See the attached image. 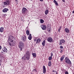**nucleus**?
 Masks as SVG:
<instances>
[{
  "label": "nucleus",
  "mask_w": 74,
  "mask_h": 74,
  "mask_svg": "<svg viewBox=\"0 0 74 74\" xmlns=\"http://www.w3.org/2000/svg\"><path fill=\"white\" fill-rule=\"evenodd\" d=\"M23 43L22 41H20L18 43V47L19 48H20V50L22 51V48H23Z\"/></svg>",
  "instance_id": "1"
},
{
  "label": "nucleus",
  "mask_w": 74,
  "mask_h": 74,
  "mask_svg": "<svg viewBox=\"0 0 74 74\" xmlns=\"http://www.w3.org/2000/svg\"><path fill=\"white\" fill-rule=\"evenodd\" d=\"M25 56V58L26 60H29V59H30V53H29V52L27 51L26 53Z\"/></svg>",
  "instance_id": "2"
},
{
  "label": "nucleus",
  "mask_w": 74,
  "mask_h": 74,
  "mask_svg": "<svg viewBox=\"0 0 74 74\" xmlns=\"http://www.w3.org/2000/svg\"><path fill=\"white\" fill-rule=\"evenodd\" d=\"M27 12V9L25 8H23L22 10V14H26L27 13L26 12Z\"/></svg>",
  "instance_id": "3"
},
{
  "label": "nucleus",
  "mask_w": 74,
  "mask_h": 74,
  "mask_svg": "<svg viewBox=\"0 0 74 74\" xmlns=\"http://www.w3.org/2000/svg\"><path fill=\"white\" fill-rule=\"evenodd\" d=\"M7 52V49L5 47H4L2 49L1 51V53H6Z\"/></svg>",
  "instance_id": "4"
},
{
  "label": "nucleus",
  "mask_w": 74,
  "mask_h": 74,
  "mask_svg": "<svg viewBox=\"0 0 74 74\" xmlns=\"http://www.w3.org/2000/svg\"><path fill=\"white\" fill-rule=\"evenodd\" d=\"M16 42H15V41L14 40H12L11 41V44L10 43L9 45L10 46H11V47H12L13 45H14L15 44Z\"/></svg>",
  "instance_id": "5"
},
{
  "label": "nucleus",
  "mask_w": 74,
  "mask_h": 74,
  "mask_svg": "<svg viewBox=\"0 0 74 74\" xmlns=\"http://www.w3.org/2000/svg\"><path fill=\"white\" fill-rule=\"evenodd\" d=\"M47 41L49 42H52L53 41V40L51 37H49L47 38Z\"/></svg>",
  "instance_id": "6"
},
{
  "label": "nucleus",
  "mask_w": 74,
  "mask_h": 74,
  "mask_svg": "<svg viewBox=\"0 0 74 74\" xmlns=\"http://www.w3.org/2000/svg\"><path fill=\"white\" fill-rule=\"evenodd\" d=\"M64 42H65L64 40L63 39H61L60 41L59 45H62V43L63 44Z\"/></svg>",
  "instance_id": "7"
},
{
  "label": "nucleus",
  "mask_w": 74,
  "mask_h": 74,
  "mask_svg": "<svg viewBox=\"0 0 74 74\" xmlns=\"http://www.w3.org/2000/svg\"><path fill=\"white\" fill-rule=\"evenodd\" d=\"M21 40L23 41H26V37L25 36H22L21 38Z\"/></svg>",
  "instance_id": "8"
},
{
  "label": "nucleus",
  "mask_w": 74,
  "mask_h": 74,
  "mask_svg": "<svg viewBox=\"0 0 74 74\" xmlns=\"http://www.w3.org/2000/svg\"><path fill=\"white\" fill-rule=\"evenodd\" d=\"M40 27L42 30H46V29H47V26L45 25H40Z\"/></svg>",
  "instance_id": "9"
},
{
  "label": "nucleus",
  "mask_w": 74,
  "mask_h": 74,
  "mask_svg": "<svg viewBox=\"0 0 74 74\" xmlns=\"http://www.w3.org/2000/svg\"><path fill=\"white\" fill-rule=\"evenodd\" d=\"M14 39V36H10L8 38V41H10L11 40Z\"/></svg>",
  "instance_id": "10"
},
{
  "label": "nucleus",
  "mask_w": 74,
  "mask_h": 74,
  "mask_svg": "<svg viewBox=\"0 0 74 74\" xmlns=\"http://www.w3.org/2000/svg\"><path fill=\"white\" fill-rule=\"evenodd\" d=\"M43 73H45L46 72V68H45V66H43Z\"/></svg>",
  "instance_id": "11"
},
{
  "label": "nucleus",
  "mask_w": 74,
  "mask_h": 74,
  "mask_svg": "<svg viewBox=\"0 0 74 74\" xmlns=\"http://www.w3.org/2000/svg\"><path fill=\"white\" fill-rule=\"evenodd\" d=\"M40 41L41 39L40 38H38L36 40V44H39V43H40Z\"/></svg>",
  "instance_id": "12"
},
{
  "label": "nucleus",
  "mask_w": 74,
  "mask_h": 74,
  "mask_svg": "<svg viewBox=\"0 0 74 74\" xmlns=\"http://www.w3.org/2000/svg\"><path fill=\"white\" fill-rule=\"evenodd\" d=\"M65 62L66 63L69 64H71V62L70 60L68 61H65Z\"/></svg>",
  "instance_id": "13"
},
{
  "label": "nucleus",
  "mask_w": 74,
  "mask_h": 74,
  "mask_svg": "<svg viewBox=\"0 0 74 74\" xmlns=\"http://www.w3.org/2000/svg\"><path fill=\"white\" fill-rule=\"evenodd\" d=\"M8 11V8H5L3 10V12H7Z\"/></svg>",
  "instance_id": "14"
},
{
  "label": "nucleus",
  "mask_w": 74,
  "mask_h": 74,
  "mask_svg": "<svg viewBox=\"0 0 74 74\" xmlns=\"http://www.w3.org/2000/svg\"><path fill=\"white\" fill-rule=\"evenodd\" d=\"M4 28L3 27H1L0 28V32L1 33H3L4 32Z\"/></svg>",
  "instance_id": "15"
},
{
  "label": "nucleus",
  "mask_w": 74,
  "mask_h": 74,
  "mask_svg": "<svg viewBox=\"0 0 74 74\" xmlns=\"http://www.w3.org/2000/svg\"><path fill=\"white\" fill-rule=\"evenodd\" d=\"M32 38V34H30L28 38L29 40H31Z\"/></svg>",
  "instance_id": "16"
},
{
  "label": "nucleus",
  "mask_w": 74,
  "mask_h": 74,
  "mask_svg": "<svg viewBox=\"0 0 74 74\" xmlns=\"http://www.w3.org/2000/svg\"><path fill=\"white\" fill-rule=\"evenodd\" d=\"M64 31L65 32H66V33H69V30L67 28H65L64 29Z\"/></svg>",
  "instance_id": "17"
},
{
  "label": "nucleus",
  "mask_w": 74,
  "mask_h": 74,
  "mask_svg": "<svg viewBox=\"0 0 74 74\" xmlns=\"http://www.w3.org/2000/svg\"><path fill=\"white\" fill-rule=\"evenodd\" d=\"M45 41L44 40L42 43V45L43 47H45Z\"/></svg>",
  "instance_id": "18"
},
{
  "label": "nucleus",
  "mask_w": 74,
  "mask_h": 74,
  "mask_svg": "<svg viewBox=\"0 0 74 74\" xmlns=\"http://www.w3.org/2000/svg\"><path fill=\"white\" fill-rule=\"evenodd\" d=\"M53 2H54V3H55L56 5V6H58V2H57V1L55 0H54L53 1Z\"/></svg>",
  "instance_id": "19"
},
{
  "label": "nucleus",
  "mask_w": 74,
  "mask_h": 74,
  "mask_svg": "<svg viewBox=\"0 0 74 74\" xmlns=\"http://www.w3.org/2000/svg\"><path fill=\"white\" fill-rule=\"evenodd\" d=\"M65 57V56L63 55L60 58V60L61 61H62L64 59V58Z\"/></svg>",
  "instance_id": "20"
},
{
  "label": "nucleus",
  "mask_w": 74,
  "mask_h": 74,
  "mask_svg": "<svg viewBox=\"0 0 74 74\" xmlns=\"http://www.w3.org/2000/svg\"><path fill=\"white\" fill-rule=\"evenodd\" d=\"M6 3H7L8 5L10 4V0H6Z\"/></svg>",
  "instance_id": "21"
},
{
  "label": "nucleus",
  "mask_w": 74,
  "mask_h": 74,
  "mask_svg": "<svg viewBox=\"0 0 74 74\" xmlns=\"http://www.w3.org/2000/svg\"><path fill=\"white\" fill-rule=\"evenodd\" d=\"M22 59L23 60H26V56H24L23 57H22Z\"/></svg>",
  "instance_id": "22"
},
{
  "label": "nucleus",
  "mask_w": 74,
  "mask_h": 74,
  "mask_svg": "<svg viewBox=\"0 0 74 74\" xmlns=\"http://www.w3.org/2000/svg\"><path fill=\"white\" fill-rule=\"evenodd\" d=\"M51 64L52 62H51V61H49L48 62V66H49V67H51Z\"/></svg>",
  "instance_id": "23"
},
{
  "label": "nucleus",
  "mask_w": 74,
  "mask_h": 74,
  "mask_svg": "<svg viewBox=\"0 0 74 74\" xmlns=\"http://www.w3.org/2000/svg\"><path fill=\"white\" fill-rule=\"evenodd\" d=\"M49 11H48V10H46V11H45V15H47L48 14V12Z\"/></svg>",
  "instance_id": "24"
},
{
  "label": "nucleus",
  "mask_w": 74,
  "mask_h": 74,
  "mask_svg": "<svg viewBox=\"0 0 74 74\" xmlns=\"http://www.w3.org/2000/svg\"><path fill=\"white\" fill-rule=\"evenodd\" d=\"M32 55L34 57H36V53H32Z\"/></svg>",
  "instance_id": "25"
},
{
  "label": "nucleus",
  "mask_w": 74,
  "mask_h": 74,
  "mask_svg": "<svg viewBox=\"0 0 74 74\" xmlns=\"http://www.w3.org/2000/svg\"><path fill=\"white\" fill-rule=\"evenodd\" d=\"M26 34L27 35H29L30 33H29V30H27L26 31Z\"/></svg>",
  "instance_id": "26"
},
{
  "label": "nucleus",
  "mask_w": 74,
  "mask_h": 74,
  "mask_svg": "<svg viewBox=\"0 0 74 74\" xmlns=\"http://www.w3.org/2000/svg\"><path fill=\"white\" fill-rule=\"evenodd\" d=\"M44 21L43 19H41L40 21V23H44Z\"/></svg>",
  "instance_id": "27"
},
{
  "label": "nucleus",
  "mask_w": 74,
  "mask_h": 74,
  "mask_svg": "<svg viewBox=\"0 0 74 74\" xmlns=\"http://www.w3.org/2000/svg\"><path fill=\"white\" fill-rule=\"evenodd\" d=\"M47 31L49 33L51 32V28L47 29Z\"/></svg>",
  "instance_id": "28"
},
{
  "label": "nucleus",
  "mask_w": 74,
  "mask_h": 74,
  "mask_svg": "<svg viewBox=\"0 0 74 74\" xmlns=\"http://www.w3.org/2000/svg\"><path fill=\"white\" fill-rule=\"evenodd\" d=\"M52 59V57L51 56L49 57L48 59L49 60H51Z\"/></svg>",
  "instance_id": "29"
},
{
  "label": "nucleus",
  "mask_w": 74,
  "mask_h": 74,
  "mask_svg": "<svg viewBox=\"0 0 74 74\" xmlns=\"http://www.w3.org/2000/svg\"><path fill=\"white\" fill-rule=\"evenodd\" d=\"M65 60H66L65 61H68V60H69V58H68V57H66V58H65Z\"/></svg>",
  "instance_id": "30"
},
{
  "label": "nucleus",
  "mask_w": 74,
  "mask_h": 74,
  "mask_svg": "<svg viewBox=\"0 0 74 74\" xmlns=\"http://www.w3.org/2000/svg\"><path fill=\"white\" fill-rule=\"evenodd\" d=\"M4 5L5 6H6V5H8L7 4V3H6V2H4Z\"/></svg>",
  "instance_id": "31"
},
{
  "label": "nucleus",
  "mask_w": 74,
  "mask_h": 74,
  "mask_svg": "<svg viewBox=\"0 0 74 74\" xmlns=\"http://www.w3.org/2000/svg\"><path fill=\"white\" fill-rule=\"evenodd\" d=\"M33 72H37V71L36 70V69H34L33 71H32Z\"/></svg>",
  "instance_id": "32"
},
{
  "label": "nucleus",
  "mask_w": 74,
  "mask_h": 74,
  "mask_svg": "<svg viewBox=\"0 0 74 74\" xmlns=\"http://www.w3.org/2000/svg\"><path fill=\"white\" fill-rule=\"evenodd\" d=\"M60 49H63V47L62 46H60Z\"/></svg>",
  "instance_id": "33"
},
{
  "label": "nucleus",
  "mask_w": 74,
  "mask_h": 74,
  "mask_svg": "<svg viewBox=\"0 0 74 74\" xmlns=\"http://www.w3.org/2000/svg\"><path fill=\"white\" fill-rule=\"evenodd\" d=\"M51 57L53 56V53H51Z\"/></svg>",
  "instance_id": "34"
},
{
  "label": "nucleus",
  "mask_w": 74,
  "mask_h": 74,
  "mask_svg": "<svg viewBox=\"0 0 74 74\" xmlns=\"http://www.w3.org/2000/svg\"><path fill=\"white\" fill-rule=\"evenodd\" d=\"M60 53H62V52H63V50L62 49H60Z\"/></svg>",
  "instance_id": "35"
},
{
  "label": "nucleus",
  "mask_w": 74,
  "mask_h": 74,
  "mask_svg": "<svg viewBox=\"0 0 74 74\" xmlns=\"http://www.w3.org/2000/svg\"><path fill=\"white\" fill-rule=\"evenodd\" d=\"M65 73V74H69V73H68V72L67 71H66Z\"/></svg>",
  "instance_id": "36"
},
{
  "label": "nucleus",
  "mask_w": 74,
  "mask_h": 74,
  "mask_svg": "<svg viewBox=\"0 0 74 74\" xmlns=\"http://www.w3.org/2000/svg\"><path fill=\"white\" fill-rule=\"evenodd\" d=\"M61 29H60L59 28L58 29V32H59V33H60V31Z\"/></svg>",
  "instance_id": "37"
},
{
  "label": "nucleus",
  "mask_w": 74,
  "mask_h": 74,
  "mask_svg": "<svg viewBox=\"0 0 74 74\" xmlns=\"http://www.w3.org/2000/svg\"><path fill=\"white\" fill-rule=\"evenodd\" d=\"M59 29H62V26H60L59 28Z\"/></svg>",
  "instance_id": "38"
},
{
  "label": "nucleus",
  "mask_w": 74,
  "mask_h": 74,
  "mask_svg": "<svg viewBox=\"0 0 74 74\" xmlns=\"http://www.w3.org/2000/svg\"><path fill=\"white\" fill-rule=\"evenodd\" d=\"M62 1H63V2H65V0H62Z\"/></svg>",
  "instance_id": "39"
},
{
  "label": "nucleus",
  "mask_w": 74,
  "mask_h": 74,
  "mask_svg": "<svg viewBox=\"0 0 74 74\" xmlns=\"http://www.w3.org/2000/svg\"><path fill=\"white\" fill-rule=\"evenodd\" d=\"M39 1H40L42 2V1H43V0H39Z\"/></svg>",
  "instance_id": "40"
},
{
  "label": "nucleus",
  "mask_w": 74,
  "mask_h": 74,
  "mask_svg": "<svg viewBox=\"0 0 74 74\" xmlns=\"http://www.w3.org/2000/svg\"><path fill=\"white\" fill-rule=\"evenodd\" d=\"M1 49V46H0V50Z\"/></svg>",
  "instance_id": "41"
},
{
  "label": "nucleus",
  "mask_w": 74,
  "mask_h": 74,
  "mask_svg": "<svg viewBox=\"0 0 74 74\" xmlns=\"http://www.w3.org/2000/svg\"><path fill=\"white\" fill-rule=\"evenodd\" d=\"M34 41H36V39H34Z\"/></svg>",
  "instance_id": "42"
},
{
  "label": "nucleus",
  "mask_w": 74,
  "mask_h": 74,
  "mask_svg": "<svg viewBox=\"0 0 74 74\" xmlns=\"http://www.w3.org/2000/svg\"><path fill=\"white\" fill-rule=\"evenodd\" d=\"M53 72H54V70L53 71Z\"/></svg>",
  "instance_id": "43"
},
{
  "label": "nucleus",
  "mask_w": 74,
  "mask_h": 74,
  "mask_svg": "<svg viewBox=\"0 0 74 74\" xmlns=\"http://www.w3.org/2000/svg\"><path fill=\"white\" fill-rule=\"evenodd\" d=\"M4 15H5V14H4Z\"/></svg>",
  "instance_id": "44"
},
{
  "label": "nucleus",
  "mask_w": 74,
  "mask_h": 74,
  "mask_svg": "<svg viewBox=\"0 0 74 74\" xmlns=\"http://www.w3.org/2000/svg\"><path fill=\"white\" fill-rule=\"evenodd\" d=\"M1 64H0V66H1Z\"/></svg>",
  "instance_id": "45"
},
{
  "label": "nucleus",
  "mask_w": 74,
  "mask_h": 74,
  "mask_svg": "<svg viewBox=\"0 0 74 74\" xmlns=\"http://www.w3.org/2000/svg\"><path fill=\"white\" fill-rule=\"evenodd\" d=\"M31 1H32V0H30Z\"/></svg>",
  "instance_id": "46"
},
{
  "label": "nucleus",
  "mask_w": 74,
  "mask_h": 74,
  "mask_svg": "<svg viewBox=\"0 0 74 74\" xmlns=\"http://www.w3.org/2000/svg\"><path fill=\"white\" fill-rule=\"evenodd\" d=\"M73 74H74V73H73Z\"/></svg>",
  "instance_id": "47"
}]
</instances>
